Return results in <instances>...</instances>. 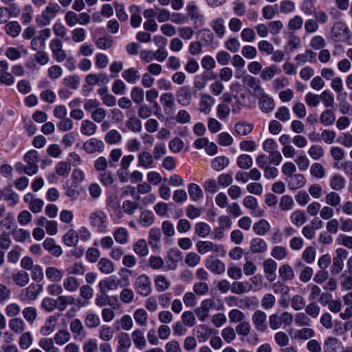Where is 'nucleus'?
Returning <instances> with one entry per match:
<instances>
[{
	"instance_id": "nucleus-16",
	"label": "nucleus",
	"mask_w": 352,
	"mask_h": 352,
	"mask_svg": "<svg viewBox=\"0 0 352 352\" xmlns=\"http://www.w3.org/2000/svg\"><path fill=\"white\" fill-rule=\"evenodd\" d=\"M177 100L182 106L188 105L192 100V92L188 86H183L177 91Z\"/></svg>"
},
{
	"instance_id": "nucleus-55",
	"label": "nucleus",
	"mask_w": 352,
	"mask_h": 352,
	"mask_svg": "<svg viewBox=\"0 0 352 352\" xmlns=\"http://www.w3.org/2000/svg\"><path fill=\"white\" fill-rule=\"evenodd\" d=\"M288 252L285 247L282 245L274 246L271 252V255L276 260H283L287 256Z\"/></svg>"
},
{
	"instance_id": "nucleus-1",
	"label": "nucleus",
	"mask_w": 352,
	"mask_h": 352,
	"mask_svg": "<svg viewBox=\"0 0 352 352\" xmlns=\"http://www.w3.org/2000/svg\"><path fill=\"white\" fill-rule=\"evenodd\" d=\"M60 6L55 2H50L45 9L41 12V14L36 19L37 25L40 27L48 25L51 23L52 21L54 19L58 12H60Z\"/></svg>"
},
{
	"instance_id": "nucleus-49",
	"label": "nucleus",
	"mask_w": 352,
	"mask_h": 352,
	"mask_svg": "<svg viewBox=\"0 0 352 352\" xmlns=\"http://www.w3.org/2000/svg\"><path fill=\"white\" fill-rule=\"evenodd\" d=\"M19 344L22 349H27L31 346L33 342V338L30 332H23L21 333Z\"/></svg>"
},
{
	"instance_id": "nucleus-54",
	"label": "nucleus",
	"mask_w": 352,
	"mask_h": 352,
	"mask_svg": "<svg viewBox=\"0 0 352 352\" xmlns=\"http://www.w3.org/2000/svg\"><path fill=\"white\" fill-rule=\"evenodd\" d=\"M122 135L116 129L109 131L104 136V140L109 144H118L121 141Z\"/></svg>"
},
{
	"instance_id": "nucleus-51",
	"label": "nucleus",
	"mask_w": 352,
	"mask_h": 352,
	"mask_svg": "<svg viewBox=\"0 0 352 352\" xmlns=\"http://www.w3.org/2000/svg\"><path fill=\"white\" fill-rule=\"evenodd\" d=\"M56 318L54 316H50L45 325L41 328V332L44 336L50 335L52 333L56 327Z\"/></svg>"
},
{
	"instance_id": "nucleus-25",
	"label": "nucleus",
	"mask_w": 352,
	"mask_h": 352,
	"mask_svg": "<svg viewBox=\"0 0 352 352\" xmlns=\"http://www.w3.org/2000/svg\"><path fill=\"white\" fill-rule=\"evenodd\" d=\"M45 275L51 282L58 283L63 278L64 272L56 267H48L45 270Z\"/></svg>"
},
{
	"instance_id": "nucleus-2",
	"label": "nucleus",
	"mask_w": 352,
	"mask_h": 352,
	"mask_svg": "<svg viewBox=\"0 0 352 352\" xmlns=\"http://www.w3.org/2000/svg\"><path fill=\"white\" fill-rule=\"evenodd\" d=\"M24 160L27 165L24 167L23 171L28 175H32L38 171V152L35 150L29 151L24 156Z\"/></svg>"
},
{
	"instance_id": "nucleus-57",
	"label": "nucleus",
	"mask_w": 352,
	"mask_h": 352,
	"mask_svg": "<svg viewBox=\"0 0 352 352\" xmlns=\"http://www.w3.org/2000/svg\"><path fill=\"white\" fill-rule=\"evenodd\" d=\"M99 179L105 187H111L116 182L113 174L111 171L107 170L103 171V173L100 175Z\"/></svg>"
},
{
	"instance_id": "nucleus-63",
	"label": "nucleus",
	"mask_w": 352,
	"mask_h": 352,
	"mask_svg": "<svg viewBox=\"0 0 352 352\" xmlns=\"http://www.w3.org/2000/svg\"><path fill=\"white\" fill-rule=\"evenodd\" d=\"M338 340L333 337H328L324 344V352H338Z\"/></svg>"
},
{
	"instance_id": "nucleus-60",
	"label": "nucleus",
	"mask_w": 352,
	"mask_h": 352,
	"mask_svg": "<svg viewBox=\"0 0 352 352\" xmlns=\"http://www.w3.org/2000/svg\"><path fill=\"white\" fill-rule=\"evenodd\" d=\"M21 26L17 21H11L5 26V30L8 34L12 37L17 36L21 32Z\"/></svg>"
},
{
	"instance_id": "nucleus-31",
	"label": "nucleus",
	"mask_w": 352,
	"mask_h": 352,
	"mask_svg": "<svg viewBox=\"0 0 352 352\" xmlns=\"http://www.w3.org/2000/svg\"><path fill=\"white\" fill-rule=\"evenodd\" d=\"M57 309L63 311L67 306L74 305L76 303L75 298L72 296H59L56 299Z\"/></svg>"
},
{
	"instance_id": "nucleus-26",
	"label": "nucleus",
	"mask_w": 352,
	"mask_h": 352,
	"mask_svg": "<svg viewBox=\"0 0 352 352\" xmlns=\"http://www.w3.org/2000/svg\"><path fill=\"white\" fill-rule=\"evenodd\" d=\"M258 98H260V108L263 112L270 113L274 109V100L271 97L264 93L263 96H261Z\"/></svg>"
},
{
	"instance_id": "nucleus-5",
	"label": "nucleus",
	"mask_w": 352,
	"mask_h": 352,
	"mask_svg": "<svg viewBox=\"0 0 352 352\" xmlns=\"http://www.w3.org/2000/svg\"><path fill=\"white\" fill-rule=\"evenodd\" d=\"M336 256L333 258L331 266V272L333 274H340L344 267V260L348 256V252L343 248H338L336 251Z\"/></svg>"
},
{
	"instance_id": "nucleus-7",
	"label": "nucleus",
	"mask_w": 352,
	"mask_h": 352,
	"mask_svg": "<svg viewBox=\"0 0 352 352\" xmlns=\"http://www.w3.org/2000/svg\"><path fill=\"white\" fill-rule=\"evenodd\" d=\"M50 48L56 62L62 63L67 58V54L63 49V43L60 39L58 38L52 39L50 43Z\"/></svg>"
},
{
	"instance_id": "nucleus-29",
	"label": "nucleus",
	"mask_w": 352,
	"mask_h": 352,
	"mask_svg": "<svg viewBox=\"0 0 352 352\" xmlns=\"http://www.w3.org/2000/svg\"><path fill=\"white\" fill-rule=\"evenodd\" d=\"M96 124L89 120H82L80 126V132L86 136H91L96 133Z\"/></svg>"
},
{
	"instance_id": "nucleus-17",
	"label": "nucleus",
	"mask_w": 352,
	"mask_h": 352,
	"mask_svg": "<svg viewBox=\"0 0 352 352\" xmlns=\"http://www.w3.org/2000/svg\"><path fill=\"white\" fill-rule=\"evenodd\" d=\"M244 83L247 87L250 88L254 96L259 97L264 94V89L259 85L258 81L252 76H248L244 80Z\"/></svg>"
},
{
	"instance_id": "nucleus-44",
	"label": "nucleus",
	"mask_w": 352,
	"mask_h": 352,
	"mask_svg": "<svg viewBox=\"0 0 352 352\" xmlns=\"http://www.w3.org/2000/svg\"><path fill=\"white\" fill-rule=\"evenodd\" d=\"M279 275L283 280H291L294 278L293 269L288 264H284L279 267Z\"/></svg>"
},
{
	"instance_id": "nucleus-24",
	"label": "nucleus",
	"mask_w": 352,
	"mask_h": 352,
	"mask_svg": "<svg viewBox=\"0 0 352 352\" xmlns=\"http://www.w3.org/2000/svg\"><path fill=\"white\" fill-rule=\"evenodd\" d=\"M154 157L148 151L140 153L138 157V166L144 168L152 167Z\"/></svg>"
},
{
	"instance_id": "nucleus-20",
	"label": "nucleus",
	"mask_w": 352,
	"mask_h": 352,
	"mask_svg": "<svg viewBox=\"0 0 352 352\" xmlns=\"http://www.w3.org/2000/svg\"><path fill=\"white\" fill-rule=\"evenodd\" d=\"M118 346L116 352H128L131 346V340L129 335L125 332L119 333L118 335Z\"/></svg>"
},
{
	"instance_id": "nucleus-48",
	"label": "nucleus",
	"mask_w": 352,
	"mask_h": 352,
	"mask_svg": "<svg viewBox=\"0 0 352 352\" xmlns=\"http://www.w3.org/2000/svg\"><path fill=\"white\" fill-rule=\"evenodd\" d=\"M270 229V225L267 221L261 219L254 223L253 226L254 231L258 234L263 236Z\"/></svg>"
},
{
	"instance_id": "nucleus-34",
	"label": "nucleus",
	"mask_w": 352,
	"mask_h": 352,
	"mask_svg": "<svg viewBox=\"0 0 352 352\" xmlns=\"http://www.w3.org/2000/svg\"><path fill=\"white\" fill-rule=\"evenodd\" d=\"M98 267L100 271L104 274H109L114 272L113 263L107 258H102L99 260Z\"/></svg>"
},
{
	"instance_id": "nucleus-8",
	"label": "nucleus",
	"mask_w": 352,
	"mask_h": 352,
	"mask_svg": "<svg viewBox=\"0 0 352 352\" xmlns=\"http://www.w3.org/2000/svg\"><path fill=\"white\" fill-rule=\"evenodd\" d=\"M82 147L85 151L89 154L102 153L104 149V144L102 140L92 138L87 140Z\"/></svg>"
},
{
	"instance_id": "nucleus-42",
	"label": "nucleus",
	"mask_w": 352,
	"mask_h": 352,
	"mask_svg": "<svg viewBox=\"0 0 352 352\" xmlns=\"http://www.w3.org/2000/svg\"><path fill=\"white\" fill-rule=\"evenodd\" d=\"M99 338L104 342H109L113 338V329L107 325H102L99 329L98 331Z\"/></svg>"
},
{
	"instance_id": "nucleus-18",
	"label": "nucleus",
	"mask_w": 352,
	"mask_h": 352,
	"mask_svg": "<svg viewBox=\"0 0 352 352\" xmlns=\"http://www.w3.org/2000/svg\"><path fill=\"white\" fill-rule=\"evenodd\" d=\"M71 331L74 335L75 339H83L86 336L82 323L79 319H74L69 324Z\"/></svg>"
},
{
	"instance_id": "nucleus-46",
	"label": "nucleus",
	"mask_w": 352,
	"mask_h": 352,
	"mask_svg": "<svg viewBox=\"0 0 352 352\" xmlns=\"http://www.w3.org/2000/svg\"><path fill=\"white\" fill-rule=\"evenodd\" d=\"M170 283L163 275H158L155 278V286L157 292H164L170 287Z\"/></svg>"
},
{
	"instance_id": "nucleus-19",
	"label": "nucleus",
	"mask_w": 352,
	"mask_h": 352,
	"mask_svg": "<svg viewBox=\"0 0 352 352\" xmlns=\"http://www.w3.org/2000/svg\"><path fill=\"white\" fill-rule=\"evenodd\" d=\"M12 279L14 283L20 287L27 285L30 280L29 274L23 270H19L17 272L14 273L12 275Z\"/></svg>"
},
{
	"instance_id": "nucleus-56",
	"label": "nucleus",
	"mask_w": 352,
	"mask_h": 352,
	"mask_svg": "<svg viewBox=\"0 0 352 352\" xmlns=\"http://www.w3.org/2000/svg\"><path fill=\"white\" fill-rule=\"evenodd\" d=\"M39 346L45 352H55L59 350L54 346L53 340L51 338H43L39 340Z\"/></svg>"
},
{
	"instance_id": "nucleus-39",
	"label": "nucleus",
	"mask_w": 352,
	"mask_h": 352,
	"mask_svg": "<svg viewBox=\"0 0 352 352\" xmlns=\"http://www.w3.org/2000/svg\"><path fill=\"white\" fill-rule=\"evenodd\" d=\"M253 124L245 122H239L234 125V131L239 135H247L250 133L253 129Z\"/></svg>"
},
{
	"instance_id": "nucleus-47",
	"label": "nucleus",
	"mask_w": 352,
	"mask_h": 352,
	"mask_svg": "<svg viewBox=\"0 0 352 352\" xmlns=\"http://www.w3.org/2000/svg\"><path fill=\"white\" fill-rule=\"evenodd\" d=\"M341 201V197L340 195L334 191H331L327 194L325 197V202L327 205L336 208L340 206Z\"/></svg>"
},
{
	"instance_id": "nucleus-23",
	"label": "nucleus",
	"mask_w": 352,
	"mask_h": 352,
	"mask_svg": "<svg viewBox=\"0 0 352 352\" xmlns=\"http://www.w3.org/2000/svg\"><path fill=\"white\" fill-rule=\"evenodd\" d=\"M329 185L335 191L342 190L346 186V179L340 174H335L329 181Z\"/></svg>"
},
{
	"instance_id": "nucleus-61",
	"label": "nucleus",
	"mask_w": 352,
	"mask_h": 352,
	"mask_svg": "<svg viewBox=\"0 0 352 352\" xmlns=\"http://www.w3.org/2000/svg\"><path fill=\"white\" fill-rule=\"evenodd\" d=\"M3 197L11 206H15L19 201V195L14 192L10 187H8L4 190Z\"/></svg>"
},
{
	"instance_id": "nucleus-21",
	"label": "nucleus",
	"mask_w": 352,
	"mask_h": 352,
	"mask_svg": "<svg viewBox=\"0 0 352 352\" xmlns=\"http://www.w3.org/2000/svg\"><path fill=\"white\" fill-rule=\"evenodd\" d=\"M131 273V271L126 268H122L119 271V275L122 277L121 278H117L114 276V283L116 289L120 287L126 288L130 285V280L129 275Z\"/></svg>"
},
{
	"instance_id": "nucleus-3",
	"label": "nucleus",
	"mask_w": 352,
	"mask_h": 352,
	"mask_svg": "<svg viewBox=\"0 0 352 352\" xmlns=\"http://www.w3.org/2000/svg\"><path fill=\"white\" fill-rule=\"evenodd\" d=\"M198 252L204 254L208 252H212L220 255L226 254L223 248L221 245L214 244L210 241H199L196 243Z\"/></svg>"
},
{
	"instance_id": "nucleus-14",
	"label": "nucleus",
	"mask_w": 352,
	"mask_h": 352,
	"mask_svg": "<svg viewBox=\"0 0 352 352\" xmlns=\"http://www.w3.org/2000/svg\"><path fill=\"white\" fill-rule=\"evenodd\" d=\"M349 32L346 24L342 21L335 23L331 30V38L338 41L341 36L346 35Z\"/></svg>"
},
{
	"instance_id": "nucleus-38",
	"label": "nucleus",
	"mask_w": 352,
	"mask_h": 352,
	"mask_svg": "<svg viewBox=\"0 0 352 352\" xmlns=\"http://www.w3.org/2000/svg\"><path fill=\"white\" fill-rule=\"evenodd\" d=\"M63 287L69 292H74L80 287L78 280L74 276H67L63 280Z\"/></svg>"
},
{
	"instance_id": "nucleus-50",
	"label": "nucleus",
	"mask_w": 352,
	"mask_h": 352,
	"mask_svg": "<svg viewBox=\"0 0 352 352\" xmlns=\"http://www.w3.org/2000/svg\"><path fill=\"white\" fill-rule=\"evenodd\" d=\"M234 100L231 104L232 111L233 113H239L242 107L245 105V94L233 96Z\"/></svg>"
},
{
	"instance_id": "nucleus-43",
	"label": "nucleus",
	"mask_w": 352,
	"mask_h": 352,
	"mask_svg": "<svg viewBox=\"0 0 352 352\" xmlns=\"http://www.w3.org/2000/svg\"><path fill=\"white\" fill-rule=\"evenodd\" d=\"M70 333L66 329H60L54 335V341L58 345H63L69 341Z\"/></svg>"
},
{
	"instance_id": "nucleus-36",
	"label": "nucleus",
	"mask_w": 352,
	"mask_h": 352,
	"mask_svg": "<svg viewBox=\"0 0 352 352\" xmlns=\"http://www.w3.org/2000/svg\"><path fill=\"white\" fill-rule=\"evenodd\" d=\"M188 191L190 199L194 201H197L204 197L201 188L195 183L188 185Z\"/></svg>"
},
{
	"instance_id": "nucleus-22",
	"label": "nucleus",
	"mask_w": 352,
	"mask_h": 352,
	"mask_svg": "<svg viewBox=\"0 0 352 352\" xmlns=\"http://www.w3.org/2000/svg\"><path fill=\"white\" fill-rule=\"evenodd\" d=\"M122 77L129 83L135 84L140 78V72L134 67H131L124 70L122 73Z\"/></svg>"
},
{
	"instance_id": "nucleus-64",
	"label": "nucleus",
	"mask_w": 352,
	"mask_h": 352,
	"mask_svg": "<svg viewBox=\"0 0 352 352\" xmlns=\"http://www.w3.org/2000/svg\"><path fill=\"white\" fill-rule=\"evenodd\" d=\"M340 285L344 290H352V272H344L340 276Z\"/></svg>"
},
{
	"instance_id": "nucleus-53",
	"label": "nucleus",
	"mask_w": 352,
	"mask_h": 352,
	"mask_svg": "<svg viewBox=\"0 0 352 352\" xmlns=\"http://www.w3.org/2000/svg\"><path fill=\"white\" fill-rule=\"evenodd\" d=\"M24 319L30 324H33L37 317V310L35 307H25L22 311Z\"/></svg>"
},
{
	"instance_id": "nucleus-15",
	"label": "nucleus",
	"mask_w": 352,
	"mask_h": 352,
	"mask_svg": "<svg viewBox=\"0 0 352 352\" xmlns=\"http://www.w3.org/2000/svg\"><path fill=\"white\" fill-rule=\"evenodd\" d=\"M214 103L215 99L212 96L206 93L201 94L199 102L200 111L204 114H208Z\"/></svg>"
},
{
	"instance_id": "nucleus-37",
	"label": "nucleus",
	"mask_w": 352,
	"mask_h": 352,
	"mask_svg": "<svg viewBox=\"0 0 352 352\" xmlns=\"http://www.w3.org/2000/svg\"><path fill=\"white\" fill-rule=\"evenodd\" d=\"M229 159L226 156H218L213 159L211 162L212 169L220 171L228 166Z\"/></svg>"
},
{
	"instance_id": "nucleus-32",
	"label": "nucleus",
	"mask_w": 352,
	"mask_h": 352,
	"mask_svg": "<svg viewBox=\"0 0 352 352\" xmlns=\"http://www.w3.org/2000/svg\"><path fill=\"white\" fill-rule=\"evenodd\" d=\"M187 10L190 18L195 20V23L198 24L199 26L204 24V17L202 14L199 12L198 8L193 3L189 4L187 6Z\"/></svg>"
},
{
	"instance_id": "nucleus-45",
	"label": "nucleus",
	"mask_w": 352,
	"mask_h": 352,
	"mask_svg": "<svg viewBox=\"0 0 352 352\" xmlns=\"http://www.w3.org/2000/svg\"><path fill=\"white\" fill-rule=\"evenodd\" d=\"M249 290H250V286L248 281H236L231 286V292L236 294H241Z\"/></svg>"
},
{
	"instance_id": "nucleus-13",
	"label": "nucleus",
	"mask_w": 352,
	"mask_h": 352,
	"mask_svg": "<svg viewBox=\"0 0 352 352\" xmlns=\"http://www.w3.org/2000/svg\"><path fill=\"white\" fill-rule=\"evenodd\" d=\"M212 333V329L206 324L198 325L193 330V333L199 342H206Z\"/></svg>"
},
{
	"instance_id": "nucleus-27",
	"label": "nucleus",
	"mask_w": 352,
	"mask_h": 352,
	"mask_svg": "<svg viewBox=\"0 0 352 352\" xmlns=\"http://www.w3.org/2000/svg\"><path fill=\"white\" fill-rule=\"evenodd\" d=\"M8 327L12 332L21 334L25 330V324L21 318H13L9 320Z\"/></svg>"
},
{
	"instance_id": "nucleus-52",
	"label": "nucleus",
	"mask_w": 352,
	"mask_h": 352,
	"mask_svg": "<svg viewBox=\"0 0 352 352\" xmlns=\"http://www.w3.org/2000/svg\"><path fill=\"white\" fill-rule=\"evenodd\" d=\"M320 119L324 126H331L336 120V116L332 110L327 109L321 113Z\"/></svg>"
},
{
	"instance_id": "nucleus-62",
	"label": "nucleus",
	"mask_w": 352,
	"mask_h": 352,
	"mask_svg": "<svg viewBox=\"0 0 352 352\" xmlns=\"http://www.w3.org/2000/svg\"><path fill=\"white\" fill-rule=\"evenodd\" d=\"M113 236L118 243L125 244L128 241V232L124 228L116 229L113 233Z\"/></svg>"
},
{
	"instance_id": "nucleus-40",
	"label": "nucleus",
	"mask_w": 352,
	"mask_h": 352,
	"mask_svg": "<svg viewBox=\"0 0 352 352\" xmlns=\"http://www.w3.org/2000/svg\"><path fill=\"white\" fill-rule=\"evenodd\" d=\"M131 337L135 346L138 349H143L146 345V341L142 331L136 329L133 331Z\"/></svg>"
},
{
	"instance_id": "nucleus-59",
	"label": "nucleus",
	"mask_w": 352,
	"mask_h": 352,
	"mask_svg": "<svg viewBox=\"0 0 352 352\" xmlns=\"http://www.w3.org/2000/svg\"><path fill=\"white\" fill-rule=\"evenodd\" d=\"M224 20L222 18H218L212 21V28L216 34L222 38L225 34Z\"/></svg>"
},
{
	"instance_id": "nucleus-4",
	"label": "nucleus",
	"mask_w": 352,
	"mask_h": 352,
	"mask_svg": "<svg viewBox=\"0 0 352 352\" xmlns=\"http://www.w3.org/2000/svg\"><path fill=\"white\" fill-rule=\"evenodd\" d=\"M137 292L142 296H148L151 293V281L146 274L139 276L135 282Z\"/></svg>"
},
{
	"instance_id": "nucleus-41",
	"label": "nucleus",
	"mask_w": 352,
	"mask_h": 352,
	"mask_svg": "<svg viewBox=\"0 0 352 352\" xmlns=\"http://www.w3.org/2000/svg\"><path fill=\"white\" fill-rule=\"evenodd\" d=\"M98 288L100 292H107L110 290L116 289L114 283V276H109L102 280L98 283Z\"/></svg>"
},
{
	"instance_id": "nucleus-9",
	"label": "nucleus",
	"mask_w": 352,
	"mask_h": 352,
	"mask_svg": "<svg viewBox=\"0 0 352 352\" xmlns=\"http://www.w3.org/2000/svg\"><path fill=\"white\" fill-rule=\"evenodd\" d=\"M215 305V302L213 299L208 298L203 300L201 306L195 310V314L200 321H204L208 317L209 312Z\"/></svg>"
},
{
	"instance_id": "nucleus-10",
	"label": "nucleus",
	"mask_w": 352,
	"mask_h": 352,
	"mask_svg": "<svg viewBox=\"0 0 352 352\" xmlns=\"http://www.w3.org/2000/svg\"><path fill=\"white\" fill-rule=\"evenodd\" d=\"M252 322L257 331L264 332L267 330V314L264 311H256L252 315Z\"/></svg>"
},
{
	"instance_id": "nucleus-6",
	"label": "nucleus",
	"mask_w": 352,
	"mask_h": 352,
	"mask_svg": "<svg viewBox=\"0 0 352 352\" xmlns=\"http://www.w3.org/2000/svg\"><path fill=\"white\" fill-rule=\"evenodd\" d=\"M90 223L98 228L99 232H104L106 230L107 216L102 210H96L89 215Z\"/></svg>"
},
{
	"instance_id": "nucleus-28",
	"label": "nucleus",
	"mask_w": 352,
	"mask_h": 352,
	"mask_svg": "<svg viewBox=\"0 0 352 352\" xmlns=\"http://www.w3.org/2000/svg\"><path fill=\"white\" fill-rule=\"evenodd\" d=\"M250 250L253 253H263L267 250V244L261 238H254L250 242Z\"/></svg>"
},
{
	"instance_id": "nucleus-12",
	"label": "nucleus",
	"mask_w": 352,
	"mask_h": 352,
	"mask_svg": "<svg viewBox=\"0 0 352 352\" xmlns=\"http://www.w3.org/2000/svg\"><path fill=\"white\" fill-rule=\"evenodd\" d=\"M206 267L211 272L217 274H221L226 271L224 263L213 256H210L206 260Z\"/></svg>"
},
{
	"instance_id": "nucleus-35",
	"label": "nucleus",
	"mask_w": 352,
	"mask_h": 352,
	"mask_svg": "<svg viewBox=\"0 0 352 352\" xmlns=\"http://www.w3.org/2000/svg\"><path fill=\"white\" fill-rule=\"evenodd\" d=\"M130 12L132 13L131 16V26L135 28L139 27L142 22L140 7L135 5H132L130 7Z\"/></svg>"
},
{
	"instance_id": "nucleus-58",
	"label": "nucleus",
	"mask_w": 352,
	"mask_h": 352,
	"mask_svg": "<svg viewBox=\"0 0 352 352\" xmlns=\"http://www.w3.org/2000/svg\"><path fill=\"white\" fill-rule=\"evenodd\" d=\"M236 164L241 168L248 169L252 166L253 160L250 155L242 154L238 157Z\"/></svg>"
},
{
	"instance_id": "nucleus-11",
	"label": "nucleus",
	"mask_w": 352,
	"mask_h": 352,
	"mask_svg": "<svg viewBox=\"0 0 352 352\" xmlns=\"http://www.w3.org/2000/svg\"><path fill=\"white\" fill-rule=\"evenodd\" d=\"M42 291L41 285L31 283L22 291L21 296H23L24 300H34Z\"/></svg>"
},
{
	"instance_id": "nucleus-33",
	"label": "nucleus",
	"mask_w": 352,
	"mask_h": 352,
	"mask_svg": "<svg viewBox=\"0 0 352 352\" xmlns=\"http://www.w3.org/2000/svg\"><path fill=\"white\" fill-rule=\"evenodd\" d=\"M79 241V236L77 232L70 229L63 236V241L67 246L75 247Z\"/></svg>"
},
{
	"instance_id": "nucleus-30",
	"label": "nucleus",
	"mask_w": 352,
	"mask_h": 352,
	"mask_svg": "<svg viewBox=\"0 0 352 352\" xmlns=\"http://www.w3.org/2000/svg\"><path fill=\"white\" fill-rule=\"evenodd\" d=\"M306 180L301 174H295L290 176L288 186L290 189L296 190L304 186Z\"/></svg>"
}]
</instances>
